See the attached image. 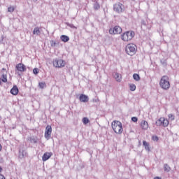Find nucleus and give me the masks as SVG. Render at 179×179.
Segmentation results:
<instances>
[{"label":"nucleus","mask_w":179,"mask_h":179,"mask_svg":"<svg viewBox=\"0 0 179 179\" xmlns=\"http://www.w3.org/2000/svg\"><path fill=\"white\" fill-rule=\"evenodd\" d=\"M111 127L114 133L117 134V135H121L124 131V129L122 128V123L118 120L113 121Z\"/></svg>","instance_id":"f257e3e1"},{"label":"nucleus","mask_w":179,"mask_h":179,"mask_svg":"<svg viewBox=\"0 0 179 179\" xmlns=\"http://www.w3.org/2000/svg\"><path fill=\"white\" fill-rule=\"evenodd\" d=\"M159 86L163 90H169L171 87L170 78L167 76H163L160 79Z\"/></svg>","instance_id":"f03ea898"},{"label":"nucleus","mask_w":179,"mask_h":179,"mask_svg":"<svg viewBox=\"0 0 179 179\" xmlns=\"http://www.w3.org/2000/svg\"><path fill=\"white\" fill-rule=\"evenodd\" d=\"M134 37H135V32L134 31H127L121 35V39L126 43L131 41Z\"/></svg>","instance_id":"7ed1b4c3"},{"label":"nucleus","mask_w":179,"mask_h":179,"mask_svg":"<svg viewBox=\"0 0 179 179\" xmlns=\"http://www.w3.org/2000/svg\"><path fill=\"white\" fill-rule=\"evenodd\" d=\"M138 50L136 45L134 43H129L126 46V52L128 55H135L136 50Z\"/></svg>","instance_id":"20e7f679"},{"label":"nucleus","mask_w":179,"mask_h":179,"mask_svg":"<svg viewBox=\"0 0 179 179\" xmlns=\"http://www.w3.org/2000/svg\"><path fill=\"white\" fill-rule=\"evenodd\" d=\"M52 65L55 68H64L66 62L62 59H55L52 61Z\"/></svg>","instance_id":"39448f33"},{"label":"nucleus","mask_w":179,"mask_h":179,"mask_svg":"<svg viewBox=\"0 0 179 179\" xmlns=\"http://www.w3.org/2000/svg\"><path fill=\"white\" fill-rule=\"evenodd\" d=\"M169 120L166 119L165 117H160L158 120H157L156 122V125H157V127H169Z\"/></svg>","instance_id":"423d86ee"},{"label":"nucleus","mask_w":179,"mask_h":179,"mask_svg":"<svg viewBox=\"0 0 179 179\" xmlns=\"http://www.w3.org/2000/svg\"><path fill=\"white\" fill-rule=\"evenodd\" d=\"M113 9L115 12H117V13H122L125 9V7L124 6V4L118 2L113 6Z\"/></svg>","instance_id":"0eeeda50"},{"label":"nucleus","mask_w":179,"mask_h":179,"mask_svg":"<svg viewBox=\"0 0 179 179\" xmlns=\"http://www.w3.org/2000/svg\"><path fill=\"white\" fill-rule=\"evenodd\" d=\"M109 33L110 34H121V33H122V28L120 26H115L109 29Z\"/></svg>","instance_id":"6e6552de"},{"label":"nucleus","mask_w":179,"mask_h":179,"mask_svg":"<svg viewBox=\"0 0 179 179\" xmlns=\"http://www.w3.org/2000/svg\"><path fill=\"white\" fill-rule=\"evenodd\" d=\"M51 134H52V127L50 125H48L45 130V138L50 139L51 138Z\"/></svg>","instance_id":"1a4fd4ad"},{"label":"nucleus","mask_w":179,"mask_h":179,"mask_svg":"<svg viewBox=\"0 0 179 179\" xmlns=\"http://www.w3.org/2000/svg\"><path fill=\"white\" fill-rule=\"evenodd\" d=\"M17 71L18 72H26L27 71V68L26 66L24 64H23V63H19L16 65L15 66Z\"/></svg>","instance_id":"9d476101"},{"label":"nucleus","mask_w":179,"mask_h":179,"mask_svg":"<svg viewBox=\"0 0 179 179\" xmlns=\"http://www.w3.org/2000/svg\"><path fill=\"white\" fill-rule=\"evenodd\" d=\"M79 100L81 101V103H87V101H89V96L82 94L80 95Z\"/></svg>","instance_id":"9b49d317"},{"label":"nucleus","mask_w":179,"mask_h":179,"mask_svg":"<svg viewBox=\"0 0 179 179\" xmlns=\"http://www.w3.org/2000/svg\"><path fill=\"white\" fill-rule=\"evenodd\" d=\"M52 156V152H45L42 157L43 162H47Z\"/></svg>","instance_id":"f8f14e48"},{"label":"nucleus","mask_w":179,"mask_h":179,"mask_svg":"<svg viewBox=\"0 0 179 179\" xmlns=\"http://www.w3.org/2000/svg\"><path fill=\"white\" fill-rule=\"evenodd\" d=\"M141 127L144 131H146L149 128V123L146 120H143L141 123Z\"/></svg>","instance_id":"ddd939ff"},{"label":"nucleus","mask_w":179,"mask_h":179,"mask_svg":"<svg viewBox=\"0 0 179 179\" xmlns=\"http://www.w3.org/2000/svg\"><path fill=\"white\" fill-rule=\"evenodd\" d=\"M10 93L13 96H17L19 93V88H17V86L14 85L13 88L10 90Z\"/></svg>","instance_id":"4468645a"},{"label":"nucleus","mask_w":179,"mask_h":179,"mask_svg":"<svg viewBox=\"0 0 179 179\" xmlns=\"http://www.w3.org/2000/svg\"><path fill=\"white\" fill-rule=\"evenodd\" d=\"M143 145L145 148V150H147V152H150V144L148 143L146 141H143Z\"/></svg>","instance_id":"2eb2a0df"},{"label":"nucleus","mask_w":179,"mask_h":179,"mask_svg":"<svg viewBox=\"0 0 179 179\" xmlns=\"http://www.w3.org/2000/svg\"><path fill=\"white\" fill-rule=\"evenodd\" d=\"M115 79L116 82H121L122 80V76L118 73H115Z\"/></svg>","instance_id":"dca6fc26"},{"label":"nucleus","mask_w":179,"mask_h":179,"mask_svg":"<svg viewBox=\"0 0 179 179\" xmlns=\"http://www.w3.org/2000/svg\"><path fill=\"white\" fill-rule=\"evenodd\" d=\"M60 39L62 40V41H63V43H68V41L69 40V36L66 35H62L60 36Z\"/></svg>","instance_id":"f3484780"},{"label":"nucleus","mask_w":179,"mask_h":179,"mask_svg":"<svg viewBox=\"0 0 179 179\" xmlns=\"http://www.w3.org/2000/svg\"><path fill=\"white\" fill-rule=\"evenodd\" d=\"M133 78L134 80H136V82H139V80H141V77L139 76V74L134 73L133 75Z\"/></svg>","instance_id":"a211bd4d"},{"label":"nucleus","mask_w":179,"mask_h":179,"mask_svg":"<svg viewBox=\"0 0 179 179\" xmlns=\"http://www.w3.org/2000/svg\"><path fill=\"white\" fill-rule=\"evenodd\" d=\"M129 88L131 92H135V90H136V85H135V84H130Z\"/></svg>","instance_id":"6ab92c4d"},{"label":"nucleus","mask_w":179,"mask_h":179,"mask_svg":"<svg viewBox=\"0 0 179 179\" xmlns=\"http://www.w3.org/2000/svg\"><path fill=\"white\" fill-rule=\"evenodd\" d=\"M1 80H2V82H3L4 83H6V82H8V77H7L6 74H3V75H2Z\"/></svg>","instance_id":"aec40b11"},{"label":"nucleus","mask_w":179,"mask_h":179,"mask_svg":"<svg viewBox=\"0 0 179 179\" xmlns=\"http://www.w3.org/2000/svg\"><path fill=\"white\" fill-rule=\"evenodd\" d=\"M83 122L84 125H86V124H89V122H90V120H89V118H87V117H83Z\"/></svg>","instance_id":"412c9836"},{"label":"nucleus","mask_w":179,"mask_h":179,"mask_svg":"<svg viewBox=\"0 0 179 179\" xmlns=\"http://www.w3.org/2000/svg\"><path fill=\"white\" fill-rule=\"evenodd\" d=\"M33 34H40V28L38 27L34 28Z\"/></svg>","instance_id":"4be33fe9"},{"label":"nucleus","mask_w":179,"mask_h":179,"mask_svg":"<svg viewBox=\"0 0 179 179\" xmlns=\"http://www.w3.org/2000/svg\"><path fill=\"white\" fill-rule=\"evenodd\" d=\"M168 117L171 121H174V120H176V116H174L173 114H169Z\"/></svg>","instance_id":"5701e85b"},{"label":"nucleus","mask_w":179,"mask_h":179,"mask_svg":"<svg viewBox=\"0 0 179 179\" xmlns=\"http://www.w3.org/2000/svg\"><path fill=\"white\" fill-rule=\"evenodd\" d=\"M38 86L41 89H44V87H45L46 85H45V83L42 82V83H39Z\"/></svg>","instance_id":"b1692460"},{"label":"nucleus","mask_w":179,"mask_h":179,"mask_svg":"<svg viewBox=\"0 0 179 179\" xmlns=\"http://www.w3.org/2000/svg\"><path fill=\"white\" fill-rule=\"evenodd\" d=\"M152 141H153L154 142H159V137L154 135L152 136Z\"/></svg>","instance_id":"393cba45"},{"label":"nucleus","mask_w":179,"mask_h":179,"mask_svg":"<svg viewBox=\"0 0 179 179\" xmlns=\"http://www.w3.org/2000/svg\"><path fill=\"white\" fill-rule=\"evenodd\" d=\"M170 170H171V169L169 167V166L167 164H165L164 165V171L169 172V171H170Z\"/></svg>","instance_id":"a878e982"},{"label":"nucleus","mask_w":179,"mask_h":179,"mask_svg":"<svg viewBox=\"0 0 179 179\" xmlns=\"http://www.w3.org/2000/svg\"><path fill=\"white\" fill-rule=\"evenodd\" d=\"M8 12H15V7L14 6H10L8 8Z\"/></svg>","instance_id":"bb28decb"},{"label":"nucleus","mask_w":179,"mask_h":179,"mask_svg":"<svg viewBox=\"0 0 179 179\" xmlns=\"http://www.w3.org/2000/svg\"><path fill=\"white\" fill-rule=\"evenodd\" d=\"M100 8V5L99 4V3H95L94 5V9L95 10H99V8Z\"/></svg>","instance_id":"cd10ccee"},{"label":"nucleus","mask_w":179,"mask_h":179,"mask_svg":"<svg viewBox=\"0 0 179 179\" xmlns=\"http://www.w3.org/2000/svg\"><path fill=\"white\" fill-rule=\"evenodd\" d=\"M50 45L51 47H55L57 45V43L55 41H51Z\"/></svg>","instance_id":"c85d7f7f"},{"label":"nucleus","mask_w":179,"mask_h":179,"mask_svg":"<svg viewBox=\"0 0 179 179\" xmlns=\"http://www.w3.org/2000/svg\"><path fill=\"white\" fill-rule=\"evenodd\" d=\"M33 73H34V75H37V73H38V69L37 68L34 69Z\"/></svg>","instance_id":"c756f323"},{"label":"nucleus","mask_w":179,"mask_h":179,"mask_svg":"<svg viewBox=\"0 0 179 179\" xmlns=\"http://www.w3.org/2000/svg\"><path fill=\"white\" fill-rule=\"evenodd\" d=\"M131 121H133V122H138V117H131Z\"/></svg>","instance_id":"7c9ffc66"},{"label":"nucleus","mask_w":179,"mask_h":179,"mask_svg":"<svg viewBox=\"0 0 179 179\" xmlns=\"http://www.w3.org/2000/svg\"><path fill=\"white\" fill-rule=\"evenodd\" d=\"M0 179H5V176H3L2 174H0Z\"/></svg>","instance_id":"2f4dec72"},{"label":"nucleus","mask_w":179,"mask_h":179,"mask_svg":"<svg viewBox=\"0 0 179 179\" xmlns=\"http://www.w3.org/2000/svg\"><path fill=\"white\" fill-rule=\"evenodd\" d=\"M154 179H162V178H160L159 176H156L155 178H154Z\"/></svg>","instance_id":"473e14b6"},{"label":"nucleus","mask_w":179,"mask_h":179,"mask_svg":"<svg viewBox=\"0 0 179 179\" xmlns=\"http://www.w3.org/2000/svg\"><path fill=\"white\" fill-rule=\"evenodd\" d=\"M2 150V145L0 144V151Z\"/></svg>","instance_id":"72a5a7b5"},{"label":"nucleus","mask_w":179,"mask_h":179,"mask_svg":"<svg viewBox=\"0 0 179 179\" xmlns=\"http://www.w3.org/2000/svg\"><path fill=\"white\" fill-rule=\"evenodd\" d=\"M2 171V167L0 166V173Z\"/></svg>","instance_id":"f704fd0d"},{"label":"nucleus","mask_w":179,"mask_h":179,"mask_svg":"<svg viewBox=\"0 0 179 179\" xmlns=\"http://www.w3.org/2000/svg\"><path fill=\"white\" fill-rule=\"evenodd\" d=\"M2 71H6V69H2Z\"/></svg>","instance_id":"c9c22d12"},{"label":"nucleus","mask_w":179,"mask_h":179,"mask_svg":"<svg viewBox=\"0 0 179 179\" xmlns=\"http://www.w3.org/2000/svg\"><path fill=\"white\" fill-rule=\"evenodd\" d=\"M0 85H1V80H0Z\"/></svg>","instance_id":"e433bc0d"}]
</instances>
